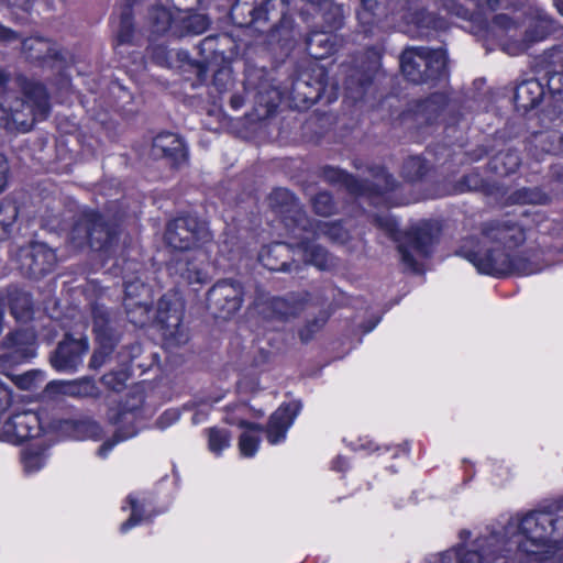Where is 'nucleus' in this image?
<instances>
[{"mask_svg": "<svg viewBox=\"0 0 563 563\" xmlns=\"http://www.w3.org/2000/svg\"><path fill=\"white\" fill-rule=\"evenodd\" d=\"M189 7H185L177 11L178 31L181 32L177 34L179 36L185 34H201L209 25V20L205 14L189 13Z\"/></svg>", "mask_w": 563, "mask_h": 563, "instance_id": "nucleus-33", "label": "nucleus"}, {"mask_svg": "<svg viewBox=\"0 0 563 563\" xmlns=\"http://www.w3.org/2000/svg\"><path fill=\"white\" fill-rule=\"evenodd\" d=\"M47 390L77 398L97 397L99 395L96 383L88 377L76 380L51 382L47 385Z\"/></svg>", "mask_w": 563, "mask_h": 563, "instance_id": "nucleus-26", "label": "nucleus"}, {"mask_svg": "<svg viewBox=\"0 0 563 563\" xmlns=\"http://www.w3.org/2000/svg\"><path fill=\"white\" fill-rule=\"evenodd\" d=\"M159 321L163 324V334L167 341L175 345H181L188 341V333L186 328L181 324V316L178 311H174L167 318L161 313Z\"/></svg>", "mask_w": 563, "mask_h": 563, "instance_id": "nucleus-35", "label": "nucleus"}, {"mask_svg": "<svg viewBox=\"0 0 563 563\" xmlns=\"http://www.w3.org/2000/svg\"><path fill=\"white\" fill-rule=\"evenodd\" d=\"M89 350L88 340L66 339L58 344L51 357L52 366L58 372H75L81 364Z\"/></svg>", "mask_w": 563, "mask_h": 563, "instance_id": "nucleus-18", "label": "nucleus"}, {"mask_svg": "<svg viewBox=\"0 0 563 563\" xmlns=\"http://www.w3.org/2000/svg\"><path fill=\"white\" fill-rule=\"evenodd\" d=\"M272 316L280 319L296 317L305 308V301L297 295H290L285 298H273L269 301Z\"/></svg>", "mask_w": 563, "mask_h": 563, "instance_id": "nucleus-36", "label": "nucleus"}, {"mask_svg": "<svg viewBox=\"0 0 563 563\" xmlns=\"http://www.w3.org/2000/svg\"><path fill=\"white\" fill-rule=\"evenodd\" d=\"M335 36L330 30L314 31L307 40V51L316 59H322L334 52Z\"/></svg>", "mask_w": 563, "mask_h": 563, "instance_id": "nucleus-31", "label": "nucleus"}, {"mask_svg": "<svg viewBox=\"0 0 563 563\" xmlns=\"http://www.w3.org/2000/svg\"><path fill=\"white\" fill-rule=\"evenodd\" d=\"M305 233H311L312 238L320 239L322 236L335 243H345L349 238V231L344 229L339 222H321L311 221L307 224Z\"/></svg>", "mask_w": 563, "mask_h": 563, "instance_id": "nucleus-30", "label": "nucleus"}, {"mask_svg": "<svg viewBox=\"0 0 563 563\" xmlns=\"http://www.w3.org/2000/svg\"><path fill=\"white\" fill-rule=\"evenodd\" d=\"M147 26L152 34H164L168 30L173 34L181 33L178 31L177 14L174 15L169 10L162 5H152L147 13Z\"/></svg>", "mask_w": 563, "mask_h": 563, "instance_id": "nucleus-28", "label": "nucleus"}, {"mask_svg": "<svg viewBox=\"0 0 563 563\" xmlns=\"http://www.w3.org/2000/svg\"><path fill=\"white\" fill-rule=\"evenodd\" d=\"M5 76L0 70V128L8 131L27 132L35 121L44 120L49 113L48 96L43 85L30 82L24 88V98L13 97L4 90Z\"/></svg>", "mask_w": 563, "mask_h": 563, "instance_id": "nucleus-3", "label": "nucleus"}, {"mask_svg": "<svg viewBox=\"0 0 563 563\" xmlns=\"http://www.w3.org/2000/svg\"><path fill=\"white\" fill-rule=\"evenodd\" d=\"M93 332L99 347L93 352L89 366L93 369L100 368L113 352L118 342V335L113 330L112 320L108 310L101 306L92 308Z\"/></svg>", "mask_w": 563, "mask_h": 563, "instance_id": "nucleus-10", "label": "nucleus"}, {"mask_svg": "<svg viewBox=\"0 0 563 563\" xmlns=\"http://www.w3.org/2000/svg\"><path fill=\"white\" fill-rule=\"evenodd\" d=\"M288 0H267L263 5L251 10L252 22L269 21L276 18L278 24L271 30L272 40L287 42L291 37L292 20L287 14Z\"/></svg>", "mask_w": 563, "mask_h": 563, "instance_id": "nucleus-13", "label": "nucleus"}, {"mask_svg": "<svg viewBox=\"0 0 563 563\" xmlns=\"http://www.w3.org/2000/svg\"><path fill=\"white\" fill-rule=\"evenodd\" d=\"M151 416L152 411L144 406V394L141 390L130 393L124 402L109 409L108 420L118 426V429L113 440L104 442L99 448L98 455L107 457L117 443L134 437Z\"/></svg>", "mask_w": 563, "mask_h": 563, "instance_id": "nucleus-5", "label": "nucleus"}, {"mask_svg": "<svg viewBox=\"0 0 563 563\" xmlns=\"http://www.w3.org/2000/svg\"><path fill=\"white\" fill-rule=\"evenodd\" d=\"M211 239L207 225L195 217H180L170 221L166 228V243L179 251H187Z\"/></svg>", "mask_w": 563, "mask_h": 563, "instance_id": "nucleus-8", "label": "nucleus"}, {"mask_svg": "<svg viewBox=\"0 0 563 563\" xmlns=\"http://www.w3.org/2000/svg\"><path fill=\"white\" fill-rule=\"evenodd\" d=\"M231 434L225 429L211 428L208 431V443L209 450L216 454L220 455L222 451L230 446Z\"/></svg>", "mask_w": 563, "mask_h": 563, "instance_id": "nucleus-45", "label": "nucleus"}, {"mask_svg": "<svg viewBox=\"0 0 563 563\" xmlns=\"http://www.w3.org/2000/svg\"><path fill=\"white\" fill-rule=\"evenodd\" d=\"M395 188V179L384 168H377L374 175L373 190L382 195Z\"/></svg>", "mask_w": 563, "mask_h": 563, "instance_id": "nucleus-51", "label": "nucleus"}, {"mask_svg": "<svg viewBox=\"0 0 563 563\" xmlns=\"http://www.w3.org/2000/svg\"><path fill=\"white\" fill-rule=\"evenodd\" d=\"M46 454L43 450L26 449L22 453L24 471L29 474L40 471L46 463Z\"/></svg>", "mask_w": 563, "mask_h": 563, "instance_id": "nucleus-46", "label": "nucleus"}, {"mask_svg": "<svg viewBox=\"0 0 563 563\" xmlns=\"http://www.w3.org/2000/svg\"><path fill=\"white\" fill-rule=\"evenodd\" d=\"M544 93V86L540 80L536 78L527 79L516 88V106L523 110H530L540 103Z\"/></svg>", "mask_w": 563, "mask_h": 563, "instance_id": "nucleus-27", "label": "nucleus"}, {"mask_svg": "<svg viewBox=\"0 0 563 563\" xmlns=\"http://www.w3.org/2000/svg\"><path fill=\"white\" fill-rule=\"evenodd\" d=\"M205 255L199 253L195 255H181L174 261L170 266L172 274L178 275L186 284H203L208 279L203 267Z\"/></svg>", "mask_w": 563, "mask_h": 563, "instance_id": "nucleus-20", "label": "nucleus"}, {"mask_svg": "<svg viewBox=\"0 0 563 563\" xmlns=\"http://www.w3.org/2000/svg\"><path fill=\"white\" fill-rule=\"evenodd\" d=\"M435 232L430 222H421L408 231L405 242L398 245L400 260L407 268L418 269V260L430 255Z\"/></svg>", "mask_w": 563, "mask_h": 563, "instance_id": "nucleus-9", "label": "nucleus"}, {"mask_svg": "<svg viewBox=\"0 0 563 563\" xmlns=\"http://www.w3.org/2000/svg\"><path fill=\"white\" fill-rule=\"evenodd\" d=\"M128 379V375L124 372H112L102 376V383L104 386L113 389L120 390L124 387L125 382Z\"/></svg>", "mask_w": 563, "mask_h": 563, "instance_id": "nucleus-54", "label": "nucleus"}, {"mask_svg": "<svg viewBox=\"0 0 563 563\" xmlns=\"http://www.w3.org/2000/svg\"><path fill=\"white\" fill-rule=\"evenodd\" d=\"M443 7L449 13L459 18L468 19L471 16L470 10L456 3L454 0H443Z\"/></svg>", "mask_w": 563, "mask_h": 563, "instance_id": "nucleus-55", "label": "nucleus"}, {"mask_svg": "<svg viewBox=\"0 0 563 563\" xmlns=\"http://www.w3.org/2000/svg\"><path fill=\"white\" fill-rule=\"evenodd\" d=\"M8 4L27 11L33 3V0H7Z\"/></svg>", "mask_w": 563, "mask_h": 563, "instance_id": "nucleus-62", "label": "nucleus"}, {"mask_svg": "<svg viewBox=\"0 0 563 563\" xmlns=\"http://www.w3.org/2000/svg\"><path fill=\"white\" fill-rule=\"evenodd\" d=\"M9 165L4 155L0 154V192L5 188Z\"/></svg>", "mask_w": 563, "mask_h": 563, "instance_id": "nucleus-59", "label": "nucleus"}, {"mask_svg": "<svg viewBox=\"0 0 563 563\" xmlns=\"http://www.w3.org/2000/svg\"><path fill=\"white\" fill-rule=\"evenodd\" d=\"M4 343L22 360L35 356V334L32 330L14 331L5 338Z\"/></svg>", "mask_w": 563, "mask_h": 563, "instance_id": "nucleus-29", "label": "nucleus"}, {"mask_svg": "<svg viewBox=\"0 0 563 563\" xmlns=\"http://www.w3.org/2000/svg\"><path fill=\"white\" fill-rule=\"evenodd\" d=\"M301 410V404L292 400L282 404L269 417L265 434L269 444L276 445L286 440L287 432Z\"/></svg>", "mask_w": 563, "mask_h": 563, "instance_id": "nucleus-17", "label": "nucleus"}, {"mask_svg": "<svg viewBox=\"0 0 563 563\" xmlns=\"http://www.w3.org/2000/svg\"><path fill=\"white\" fill-rule=\"evenodd\" d=\"M269 203L273 208L283 214L285 225L289 229L290 233L295 229L306 230L310 219L300 208L294 195L285 189H275L269 196Z\"/></svg>", "mask_w": 563, "mask_h": 563, "instance_id": "nucleus-16", "label": "nucleus"}, {"mask_svg": "<svg viewBox=\"0 0 563 563\" xmlns=\"http://www.w3.org/2000/svg\"><path fill=\"white\" fill-rule=\"evenodd\" d=\"M371 60L362 77L360 79V89L363 91L367 85L371 84L373 74L378 69L380 55L376 49H371Z\"/></svg>", "mask_w": 563, "mask_h": 563, "instance_id": "nucleus-52", "label": "nucleus"}, {"mask_svg": "<svg viewBox=\"0 0 563 563\" xmlns=\"http://www.w3.org/2000/svg\"><path fill=\"white\" fill-rule=\"evenodd\" d=\"M442 96H438V95H434L432 96L431 98H429L428 100H426L422 104V109L423 110H429L431 109L434 104H437L438 102L442 101Z\"/></svg>", "mask_w": 563, "mask_h": 563, "instance_id": "nucleus-64", "label": "nucleus"}, {"mask_svg": "<svg viewBox=\"0 0 563 563\" xmlns=\"http://www.w3.org/2000/svg\"><path fill=\"white\" fill-rule=\"evenodd\" d=\"M25 57L31 62L48 64L51 60L60 58L58 46L43 37H30L22 44Z\"/></svg>", "mask_w": 563, "mask_h": 563, "instance_id": "nucleus-25", "label": "nucleus"}, {"mask_svg": "<svg viewBox=\"0 0 563 563\" xmlns=\"http://www.w3.org/2000/svg\"><path fill=\"white\" fill-rule=\"evenodd\" d=\"M426 172L427 165L424 161L419 156L409 157L402 167L404 176L410 181L419 179L424 175Z\"/></svg>", "mask_w": 563, "mask_h": 563, "instance_id": "nucleus-49", "label": "nucleus"}, {"mask_svg": "<svg viewBox=\"0 0 563 563\" xmlns=\"http://www.w3.org/2000/svg\"><path fill=\"white\" fill-rule=\"evenodd\" d=\"M19 268L26 275L37 278L49 273L56 264V254L44 243L22 246L15 254Z\"/></svg>", "mask_w": 563, "mask_h": 563, "instance_id": "nucleus-11", "label": "nucleus"}, {"mask_svg": "<svg viewBox=\"0 0 563 563\" xmlns=\"http://www.w3.org/2000/svg\"><path fill=\"white\" fill-rule=\"evenodd\" d=\"M134 38V29L132 23L131 9L126 8L122 11L117 31V45L130 44Z\"/></svg>", "mask_w": 563, "mask_h": 563, "instance_id": "nucleus-44", "label": "nucleus"}, {"mask_svg": "<svg viewBox=\"0 0 563 563\" xmlns=\"http://www.w3.org/2000/svg\"><path fill=\"white\" fill-rule=\"evenodd\" d=\"M118 234L96 211L84 212L70 232V242L76 247L88 244L96 251L108 250Z\"/></svg>", "mask_w": 563, "mask_h": 563, "instance_id": "nucleus-7", "label": "nucleus"}, {"mask_svg": "<svg viewBox=\"0 0 563 563\" xmlns=\"http://www.w3.org/2000/svg\"><path fill=\"white\" fill-rule=\"evenodd\" d=\"M8 303L12 316L19 320H26L31 317V296L16 287H9L5 294L0 295V333L3 329L4 306Z\"/></svg>", "mask_w": 563, "mask_h": 563, "instance_id": "nucleus-22", "label": "nucleus"}, {"mask_svg": "<svg viewBox=\"0 0 563 563\" xmlns=\"http://www.w3.org/2000/svg\"><path fill=\"white\" fill-rule=\"evenodd\" d=\"M320 5L324 10L323 19L328 24V30L332 31L340 27L343 20V8L328 0L322 1Z\"/></svg>", "mask_w": 563, "mask_h": 563, "instance_id": "nucleus-48", "label": "nucleus"}, {"mask_svg": "<svg viewBox=\"0 0 563 563\" xmlns=\"http://www.w3.org/2000/svg\"><path fill=\"white\" fill-rule=\"evenodd\" d=\"M243 288L233 280H220L208 291L209 306L222 318L234 314L242 305Z\"/></svg>", "mask_w": 563, "mask_h": 563, "instance_id": "nucleus-14", "label": "nucleus"}, {"mask_svg": "<svg viewBox=\"0 0 563 563\" xmlns=\"http://www.w3.org/2000/svg\"><path fill=\"white\" fill-rule=\"evenodd\" d=\"M520 162L519 153L514 150H508L494 156L490 166L498 175H509L518 169Z\"/></svg>", "mask_w": 563, "mask_h": 563, "instance_id": "nucleus-38", "label": "nucleus"}, {"mask_svg": "<svg viewBox=\"0 0 563 563\" xmlns=\"http://www.w3.org/2000/svg\"><path fill=\"white\" fill-rule=\"evenodd\" d=\"M378 223L380 227L385 228L388 233H393L395 231L396 223L389 218H378Z\"/></svg>", "mask_w": 563, "mask_h": 563, "instance_id": "nucleus-63", "label": "nucleus"}, {"mask_svg": "<svg viewBox=\"0 0 563 563\" xmlns=\"http://www.w3.org/2000/svg\"><path fill=\"white\" fill-rule=\"evenodd\" d=\"M124 287V307L128 316H131L132 310L134 308L140 311L141 316L147 314L150 310V303L141 298L144 294L148 291L146 286L139 280H133L125 282Z\"/></svg>", "mask_w": 563, "mask_h": 563, "instance_id": "nucleus-32", "label": "nucleus"}, {"mask_svg": "<svg viewBox=\"0 0 563 563\" xmlns=\"http://www.w3.org/2000/svg\"><path fill=\"white\" fill-rule=\"evenodd\" d=\"M16 40V34L11 30L0 25V42H11Z\"/></svg>", "mask_w": 563, "mask_h": 563, "instance_id": "nucleus-61", "label": "nucleus"}, {"mask_svg": "<svg viewBox=\"0 0 563 563\" xmlns=\"http://www.w3.org/2000/svg\"><path fill=\"white\" fill-rule=\"evenodd\" d=\"M152 153L178 166L186 161L187 153L183 140L174 133H159L153 140Z\"/></svg>", "mask_w": 563, "mask_h": 563, "instance_id": "nucleus-21", "label": "nucleus"}, {"mask_svg": "<svg viewBox=\"0 0 563 563\" xmlns=\"http://www.w3.org/2000/svg\"><path fill=\"white\" fill-rule=\"evenodd\" d=\"M400 66L407 79L415 84L438 79L446 73V52L442 48L409 47L401 54Z\"/></svg>", "mask_w": 563, "mask_h": 563, "instance_id": "nucleus-6", "label": "nucleus"}, {"mask_svg": "<svg viewBox=\"0 0 563 563\" xmlns=\"http://www.w3.org/2000/svg\"><path fill=\"white\" fill-rule=\"evenodd\" d=\"M406 25L400 26L402 32L418 35H427L429 30H443L446 22L424 10L408 11L404 14Z\"/></svg>", "mask_w": 563, "mask_h": 563, "instance_id": "nucleus-24", "label": "nucleus"}, {"mask_svg": "<svg viewBox=\"0 0 563 563\" xmlns=\"http://www.w3.org/2000/svg\"><path fill=\"white\" fill-rule=\"evenodd\" d=\"M38 416L31 410L13 413L0 419V440L10 443H20L41 433Z\"/></svg>", "mask_w": 563, "mask_h": 563, "instance_id": "nucleus-12", "label": "nucleus"}, {"mask_svg": "<svg viewBox=\"0 0 563 563\" xmlns=\"http://www.w3.org/2000/svg\"><path fill=\"white\" fill-rule=\"evenodd\" d=\"M312 207L316 213L328 217L334 212L335 206L328 192H320L312 199Z\"/></svg>", "mask_w": 563, "mask_h": 563, "instance_id": "nucleus-50", "label": "nucleus"}, {"mask_svg": "<svg viewBox=\"0 0 563 563\" xmlns=\"http://www.w3.org/2000/svg\"><path fill=\"white\" fill-rule=\"evenodd\" d=\"M496 538L495 544L481 551L489 561L501 556L505 563L544 561L563 548V518L551 511H532L512 518L503 531H490L478 538Z\"/></svg>", "mask_w": 563, "mask_h": 563, "instance_id": "nucleus-1", "label": "nucleus"}, {"mask_svg": "<svg viewBox=\"0 0 563 563\" xmlns=\"http://www.w3.org/2000/svg\"><path fill=\"white\" fill-rule=\"evenodd\" d=\"M231 78L230 76V71L229 70H225V69H221L219 70L216 75H214V79H213V82L216 86L219 87V90H223L225 89V86L221 85L220 81L222 79H225L227 81H229Z\"/></svg>", "mask_w": 563, "mask_h": 563, "instance_id": "nucleus-60", "label": "nucleus"}, {"mask_svg": "<svg viewBox=\"0 0 563 563\" xmlns=\"http://www.w3.org/2000/svg\"><path fill=\"white\" fill-rule=\"evenodd\" d=\"M534 143L545 153L561 154L563 153V132L550 130L540 132L534 135Z\"/></svg>", "mask_w": 563, "mask_h": 563, "instance_id": "nucleus-39", "label": "nucleus"}, {"mask_svg": "<svg viewBox=\"0 0 563 563\" xmlns=\"http://www.w3.org/2000/svg\"><path fill=\"white\" fill-rule=\"evenodd\" d=\"M240 427L244 428L239 439L240 453L244 457H252L258 450L263 428L260 424L243 420L240 422Z\"/></svg>", "mask_w": 563, "mask_h": 563, "instance_id": "nucleus-34", "label": "nucleus"}, {"mask_svg": "<svg viewBox=\"0 0 563 563\" xmlns=\"http://www.w3.org/2000/svg\"><path fill=\"white\" fill-rule=\"evenodd\" d=\"M216 41L217 38L214 36H208L203 38L199 44V49L201 54H206V59L209 57L210 54L216 52Z\"/></svg>", "mask_w": 563, "mask_h": 563, "instance_id": "nucleus-56", "label": "nucleus"}, {"mask_svg": "<svg viewBox=\"0 0 563 563\" xmlns=\"http://www.w3.org/2000/svg\"><path fill=\"white\" fill-rule=\"evenodd\" d=\"M327 321L325 317H319L309 321L302 329L299 331V336L302 342L310 341L313 335L321 330Z\"/></svg>", "mask_w": 563, "mask_h": 563, "instance_id": "nucleus-53", "label": "nucleus"}, {"mask_svg": "<svg viewBox=\"0 0 563 563\" xmlns=\"http://www.w3.org/2000/svg\"><path fill=\"white\" fill-rule=\"evenodd\" d=\"M74 431L78 439L99 440L102 435V428L97 421L91 419L75 421Z\"/></svg>", "mask_w": 563, "mask_h": 563, "instance_id": "nucleus-47", "label": "nucleus"}, {"mask_svg": "<svg viewBox=\"0 0 563 563\" xmlns=\"http://www.w3.org/2000/svg\"><path fill=\"white\" fill-rule=\"evenodd\" d=\"M323 177L329 183H342L351 192L356 195H363L371 190L369 186L364 181L334 167H325L323 169Z\"/></svg>", "mask_w": 563, "mask_h": 563, "instance_id": "nucleus-37", "label": "nucleus"}, {"mask_svg": "<svg viewBox=\"0 0 563 563\" xmlns=\"http://www.w3.org/2000/svg\"><path fill=\"white\" fill-rule=\"evenodd\" d=\"M376 0H361V9L357 11V19L360 26L365 34H374L376 25Z\"/></svg>", "mask_w": 563, "mask_h": 563, "instance_id": "nucleus-41", "label": "nucleus"}, {"mask_svg": "<svg viewBox=\"0 0 563 563\" xmlns=\"http://www.w3.org/2000/svg\"><path fill=\"white\" fill-rule=\"evenodd\" d=\"M496 538H476L472 543L471 549H464L459 545L443 553L431 556L428 563H505L501 556H496L489 561L488 558H484L481 551H484L487 547L495 544Z\"/></svg>", "mask_w": 563, "mask_h": 563, "instance_id": "nucleus-15", "label": "nucleus"}, {"mask_svg": "<svg viewBox=\"0 0 563 563\" xmlns=\"http://www.w3.org/2000/svg\"><path fill=\"white\" fill-rule=\"evenodd\" d=\"M295 252V242L284 243L276 242L268 246H264L258 254V260L269 271L291 272V263L286 261V257Z\"/></svg>", "mask_w": 563, "mask_h": 563, "instance_id": "nucleus-23", "label": "nucleus"}, {"mask_svg": "<svg viewBox=\"0 0 563 563\" xmlns=\"http://www.w3.org/2000/svg\"><path fill=\"white\" fill-rule=\"evenodd\" d=\"M298 242H295V252L305 263L311 264L319 269H330L334 266V258L320 245L310 241L311 233H305L295 229L290 233Z\"/></svg>", "mask_w": 563, "mask_h": 563, "instance_id": "nucleus-19", "label": "nucleus"}, {"mask_svg": "<svg viewBox=\"0 0 563 563\" xmlns=\"http://www.w3.org/2000/svg\"><path fill=\"white\" fill-rule=\"evenodd\" d=\"M511 203L518 205H545L550 201L549 195L540 188H521L509 196Z\"/></svg>", "mask_w": 563, "mask_h": 563, "instance_id": "nucleus-40", "label": "nucleus"}, {"mask_svg": "<svg viewBox=\"0 0 563 563\" xmlns=\"http://www.w3.org/2000/svg\"><path fill=\"white\" fill-rule=\"evenodd\" d=\"M479 13L495 11L498 8L499 0H473Z\"/></svg>", "mask_w": 563, "mask_h": 563, "instance_id": "nucleus-57", "label": "nucleus"}, {"mask_svg": "<svg viewBox=\"0 0 563 563\" xmlns=\"http://www.w3.org/2000/svg\"><path fill=\"white\" fill-rule=\"evenodd\" d=\"M493 31L501 51L510 56L526 53L534 43L543 41L552 31L550 21L540 18L528 27L507 16L498 14L493 21Z\"/></svg>", "mask_w": 563, "mask_h": 563, "instance_id": "nucleus-4", "label": "nucleus"}, {"mask_svg": "<svg viewBox=\"0 0 563 563\" xmlns=\"http://www.w3.org/2000/svg\"><path fill=\"white\" fill-rule=\"evenodd\" d=\"M525 240L522 227L511 220L490 222L484 227L478 240H465L457 254L482 274L500 276L514 272L531 275L540 272L541 267L527 257L512 255Z\"/></svg>", "mask_w": 563, "mask_h": 563, "instance_id": "nucleus-2", "label": "nucleus"}, {"mask_svg": "<svg viewBox=\"0 0 563 563\" xmlns=\"http://www.w3.org/2000/svg\"><path fill=\"white\" fill-rule=\"evenodd\" d=\"M18 217V208L12 201L0 202V240L9 236Z\"/></svg>", "mask_w": 563, "mask_h": 563, "instance_id": "nucleus-42", "label": "nucleus"}, {"mask_svg": "<svg viewBox=\"0 0 563 563\" xmlns=\"http://www.w3.org/2000/svg\"><path fill=\"white\" fill-rule=\"evenodd\" d=\"M179 415L176 411H166L159 417L157 424L163 429L177 421Z\"/></svg>", "mask_w": 563, "mask_h": 563, "instance_id": "nucleus-58", "label": "nucleus"}, {"mask_svg": "<svg viewBox=\"0 0 563 563\" xmlns=\"http://www.w3.org/2000/svg\"><path fill=\"white\" fill-rule=\"evenodd\" d=\"M128 503L131 508V516L126 521H124L121 525L120 530L123 533L128 532L131 528L135 527L136 525H139L140 522H142L145 519V517H144L145 499L140 500L135 495H129Z\"/></svg>", "mask_w": 563, "mask_h": 563, "instance_id": "nucleus-43", "label": "nucleus"}]
</instances>
